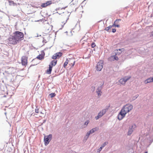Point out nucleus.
<instances>
[{"mask_svg":"<svg viewBox=\"0 0 153 153\" xmlns=\"http://www.w3.org/2000/svg\"><path fill=\"white\" fill-rule=\"evenodd\" d=\"M89 122V121L88 120H87L85 122V124L87 126Z\"/></svg>","mask_w":153,"mask_h":153,"instance_id":"cd10ccee","label":"nucleus"},{"mask_svg":"<svg viewBox=\"0 0 153 153\" xmlns=\"http://www.w3.org/2000/svg\"><path fill=\"white\" fill-rule=\"evenodd\" d=\"M8 2L9 3V4L10 5H11L12 4H14V2L13 1H11L10 0H8Z\"/></svg>","mask_w":153,"mask_h":153,"instance_id":"393cba45","label":"nucleus"},{"mask_svg":"<svg viewBox=\"0 0 153 153\" xmlns=\"http://www.w3.org/2000/svg\"><path fill=\"white\" fill-rule=\"evenodd\" d=\"M45 55V53L44 52H42L41 53L38 55L36 57V58L37 59L40 60H42L44 59V56Z\"/></svg>","mask_w":153,"mask_h":153,"instance_id":"4468645a","label":"nucleus"},{"mask_svg":"<svg viewBox=\"0 0 153 153\" xmlns=\"http://www.w3.org/2000/svg\"><path fill=\"white\" fill-rule=\"evenodd\" d=\"M116 31V29L115 28H113L112 30V32L113 33H115Z\"/></svg>","mask_w":153,"mask_h":153,"instance_id":"7c9ffc66","label":"nucleus"},{"mask_svg":"<svg viewBox=\"0 0 153 153\" xmlns=\"http://www.w3.org/2000/svg\"><path fill=\"white\" fill-rule=\"evenodd\" d=\"M151 36H153V32L151 33Z\"/></svg>","mask_w":153,"mask_h":153,"instance_id":"72a5a7b5","label":"nucleus"},{"mask_svg":"<svg viewBox=\"0 0 153 153\" xmlns=\"http://www.w3.org/2000/svg\"><path fill=\"white\" fill-rule=\"evenodd\" d=\"M62 55L61 52H58L54 54L52 56V58L56 59L59 58Z\"/></svg>","mask_w":153,"mask_h":153,"instance_id":"f8f14e48","label":"nucleus"},{"mask_svg":"<svg viewBox=\"0 0 153 153\" xmlns=\"http://www.w3.org/2000/svg\"><path fill=\"white\" fill-rule=\"evenodd\" d=\"M69 63H68V59H66V61L64 63V67L65 68H66V66L67 65V64Z\"/></svg>","mask_w":153,"mask_h":153,"instance_id":"aec40b11","label":"nucleus"},{"mask_svg":"<svg viewBox=\"0 0 153 153\" xmlns=\"http://www.w3.org/2000/svg\"><path fill=\"white\" fill-rule=\"evenodd\" d=\"M118 51H121V52L124 51V49L122 48L121 49H117L115 50V53H116L115 55L111 56L108 58V60L111 62L114 61H118L119 59L118 57L116 56L117 55H120V53H118Z\"/></svg>","mask_w":153,"mask_h":153,"instance_id":"f03ea898","label":"nucleus"},{"mask_svg":"<svg viewBox=\"0 0 153 153\" xmlns=\"http://www.w3.org/2000/svg\"><path fill=\"white\" fill-rule=\"evenodd\" d=\"M152 82H153V77L147 79L145 81V84H147Z\"/></svg>","mask_w":153,"mask_h":153,"instance_id":"2eb2a0df","label":"nucleus"},{"mask_svg":"<svg viewBox=\"0 0 153 153\" xmlns=\"http://www.w3.org/2000/svg\"><path fill=\"white\" fill-rule=\"evenodd\" d=\"M66 7H64V8H63V9H65V8Z\"/></svg>","mask_w":153,"mask_h":153,"instance_id":"e433bc0d","label":"nucleus"},{"mask_svg":"<svg viewBox=\"0 0 153 153\" xmlns=\"http://www.w3.org/2000/svg\"><path fill=\"white\" fill-rule=\"evenodd\" d=\"M103 61L100 60L97 63V65L96 67V70L98 71H100L103 68Z\"/></svg>","mask_w":153,"mask_h":153,"instance_id":"423d86ee","label":"nucleus"},{"mask_svg":"<svg viewBox=\"0 0 153 153\" xmlns=\"http://www.w3.org/2000/svg\"><path fill=\"white\" fill-rule=\"evenodd\" d=\"M133 131L132 129H130L128 130V135H130L132 133Z\"/></svg>","mask_w":153,"mask_h":153,"instance_id":"412c9836","label":"nucleus"},{"mask_svg":"<svg viewBox=\"0 0 153 153\" xmlns=\"http://www.w3.org/2000/svg\"><path fill=\"white\" fill-rule=\"evenodd\" d=\"M9 40L10 44L13 45L16 44L18 42V41L16 40L14 35L12 36L9 39Z\"/></svg>","mask_w":153,"mask_h":153,"instance_id":"39448f33","label":"nucleus"},{"mask_svg":"<svg viewBox=\"0 0 153 153\" xmlns=\"http://www.w3.org/2000/svg\"><path fill=\"white\" fill-rule=\"evenodd\" d=\"M13 35H14L16 40L18 42L23 40L24 38V34L22 32L16 31L13 33Z\"/></svg>","mask_w":153,"mask_h":153,"instance_id":"7ed1b4c3","label":"nucleus"},{"mask_svg":"<svg viewBox=\"0 0 153 153\" xmlns=\"http://www.w3.org/2000/svg\"><path fill=\"white\" fill-rule=\"evenodd\" d=\"M113 26V25H112V26L110 25V26H108V27H109V28H110V29H111V28H112V27Z\"/></svg>","mask_w":153,"mask_h":153,"instance_id":"473e14b6","label":"nucleus"},{"mask_svg":"<svg viewBox=\"0 0 153 153\" xmlns=\"http://www.w3.org/2000/svg\"><path fill=\"white\" fill-rule=\"evenodd\" d=\"M145 153H148V152H146Z\"/></svg>","mask_w":153,"mask_h":153,"instance_id":"c9c22d12","label":"nucleus"},{"mask_svg":"<svg viewBox=\"0 0 153 153\" xmlns=\"http://www.w3.org/2000/svg\"><path fill=\"white\" fill-rule=\"evenodd\" d=\"M104 84V82H102L101 83V85L100 87H99L98 88H97L96 91V93L98 95V96L99 97H100L101 95L102 92L101 91V90L102 88V86Z\"/></svg>","mask_w":153,"mask_h":153,"instance_id":"0eeeda50","label":"nucleus"},{"mask_svg":"<svg viewBox=\"0 0 153 153\" xmlns=\"http://www.w3.org/2000/svg\"><path fill=\"white\" fill-rule=\"evenodd\" d=\"M53 3L52 1H48L45 3H42L41 6L43 8L46 7L47 6H49L52 4Z\"/></svg>","mask_w":153,"mask_h":153,"instance_id":"9d476101","label":"nucleus"},{"mask_svg":"<svg viewBox=\"0 0 153 153\" xmlns=\"http://www.w3.org/2000/svg\"><path fill=\"white\" fill-rule=\"evenodd\" d=\"M52 137V135L51 134H49L48 136H45L44 137V141L45 145H47L49 144L51 140Z\"/></svg>","mask_w":153,"mask_h":153,"instance_id":"20e7f679","label":"nucleus"},{"mask_svg":"<svg viewBox=\"0 0 153 153\" xmlns=\"http://www.w3.org/2000/svg\"><path fill=\"white\" fill-rule=\"evenodd\" d=\"M69 65L72 67H73L75 63V61L74 58L68 59Z\"/></svg>","mask_w":153,"mask_h":153,"instance_id":"ddd939ff","label":"nucleus"},{"mask_svg":"<svg viewBox=\"0 0 153 153\" xmlns=\"http://www.w3.org/2000/svg\"><path fill=\"white\" fill-rule=\"evenodd\" d=\"M37 115V114H34L33 116H35V115Z\"/></svg>","mask_w":153,"mask_h":153,"instance_id":"f704fd0d","label":"nucleus"},{"mask_svg":"<svg viewBox=\"0 0 153 153\" xmlns=\"http://www.w3.org/2000/svg\"><path fill=\"white\" fill-rule=\"evenodd\" d=\"M106 109H103L102 111H100L98 113L97 116L96 117V120L98 119L99 118L102 117L104 114H105L106 111Z\"/></svg>","mask_w":153,"mask_h":153,"instance_id":"9b49d317","label":"nucleus"},{"mask_svg":"<svg viewBox=\"0 0 153 153\" xmlns=\"http://www.w3.org/2000/svg\"><path fill=\"white\" fill-rule=\"evenodd\" d=\"M102 148L101 147V146L98 149V152H100V151L102 150Z\"/></svg>","mask_w":153,"mask_h":153,"instance_id":"c756f323","label":"nucleus"},{"mask_svg":"<svg viewBox=\"0 0 153 153\" xmlns=\"http://www.w3.org/2000/svg\"><path fill=\"white\" fill-rule=\"evenodd\" d=\"M108 144V142H105L101 146V147L102 148H103L106 145Z\"/></svg>","mask_w":153,"mask_h":153,"instance_id":"b1692460","label":"nucleus"},{"mask_svg":"<svg viewBox=\"0 0 153 153\" xmlns=\"http://www.w3.org/2000/svg\"><path fill=\"white\" fill-rule=\"evenodd\" d=\"M36 117H37V116H36Z\"/></svg>","mask_w":153,"mask_h":153,"instance_id":"58836bf2","label":"nucleus"},{"mask_svg":"<svg viewBox=\"0 0 153 153\" xmlns=\"http://www.w3.org/2000/svg\"><path fill=\"white\" fill-rule=\"evenodd\" d=\"M39 116L40 117H42L44 116V114L41 112H40L39 113Z\"/></svg>","mask_w":153,"mask_h":153,"instance_id":"5701e85b","label":"nucleus"},{"mask_svg":"<svg viewBox=\"0 0 153 153\" xmlns=\"http://www.w3.org/2000/svg\"><path fill=\"white\" fill-rule=\"evenodd\" d=\"M52 67L51 65H49V68L46 71V73L48 74H50L51 73V71L52 70Z\"/></svg>","mask_w":153,"mask_h":153,"instance_id":"f3484780","label":"nucleus"},{"mask_svg":"<svg viewBox=\"0 0 153 153\" xmlns=\"http://www.w3.org/2000/svg\"><path fill=\"white\" fill-rule=\"evenodd\" d=\"M35 112H36V113H39V109H36Z\"/></svg>","mask_w":153,"mask_h":153,"instance_id":"2f4dec72","label":"nucleus"},{"mask_svg":"<svg viewBox=\"0 0 153 153\" xmlns=\"http://www.w3.org/2000/svg\"><path fill=\"white\" fill-rule=\"evenodd\" d=\"M133 108V105L130 104H126L122 108L117 116V118L119 120H122L127 113L130 112Z\"/></svg>","mask_w":153,"mask_h":153,"instance_id":"f257e3e1","label":"nucleus"},{"mask_svg":"<svg viewBox=\"0 0 153 153\" xmlns=\"http://www.w3.org/2000/svg\"><path fill=\"white\" fill-rule=\"evenodd\" d=\"M50 95L51 96V97L52 98L55 96L56 94L54 93H51L50 94Z\"/></svg>","mask_w":153,"mask_h":153,"instance_id":"4be33fe9","label":"nucleus"},{"mask_svg":"<svg viewBox=\"0 0 153 153\" xmlns=\"http://www.w3.org/2000/svg\"><path fill=\"white\" fill-rule=\"evenodd\" d=\"M36 117H37V116H36Z\"/></svg>","mask_w":153,"mask_h":153,"instance_id":"4c0bfd02","label":"nucleus"},{"mask_svg":"<svg viewBox=\"0 0 153 153\" xmlns=\"http://www.w3.org/2000/svg\"><path fill=\"white\" fill-rule=\"evenodd\" d=\"M91 133H90V132L89 131V132H88L87 134H86V137L87 138H88L89 137V135L91 134Z\"/></svg>","mask_w":153,"mask_h":153,"instance_id":"a878e982","label":"nucleus"},{"mask_svg":"<svg viewBox=\"0 0 153 153\" xmlns=\"http://www.w3.org/2000/svg\"><path fill=\"white\" fill-rule=\"evenodd\" d=\"M27 57L25 56H23L21 58V63L23 65H27Z\"/></svg>","mask_w":153,"mask_h":153,"instance_id":"1a4fd4ad","label":"nucleus"},{"mask_svg":"<svg viewBox=\"0 0 153 153\" xmlns=\"http://www.w3.org/2000/svg\"><path fill=\"white\" fill-rule=\"evenodd\" d=\"M96 46V45L94 42L92 43L91 44V47L92 48H94Z\"/></svg>","mask_w":153,"mask_h":153,"instance_id":"bb28decb","label":"nucleus"},{"mask_svg":"<svg viewBox=\"0 0 153 153\" xmlns=\"http://www.w3.org/2000/svg\"><path fill=\"white\" fill-rule=\"evenodd\" d=\"M130 76H125L123 78L120 79L119 80V82L122 84H124L130 78Z\"/></svg>","mask_w":153,"mask_h":153,"instance_id":"6e6552de","label":"nucleus"},{"mask_svg":"<svg viewBox=\"0 0 153 153\" xmlns=\"http://www.w3.org/2000/svg\"><path fill=\"white\" fill-rule=\"evenodd\" d=\"M98 129L97 128H94L90 130V132L91 134H92Z\"/></svg>","mask_w":153,"mask_h":153,"instance_id":"6ab92c4d","label":"nucleus"},{"mask_svg":"<svg viewBox=\"0 0 153 153\" xmlns=\"http://www.w3.org/2000/svg\"><path fill=\"white\" fill-rule=\"evenodd\" d=\"M57 60H53L51 62L49 65H51V66H52V67H53V66H54L56 65L57 63Z\"/></svg>","mask_w":153,"mask_h":153,"instance_id":"a211bd4d","label":"nucleus"},{"mask_svg":"<svg viewBox=\"0 0 153 153\" xmlns=\"http://www.w3.org/2000/svg\"><path fill=\"white\" fill-rule=\"evenodd\" d=\"M121 19H117L114 22V24L113 25V26H114V27H120V25H117V24H116L118 23L117 22L120 21H121Z\"/></svg>","mask_w":153,"mask_h":153,"instance_id":"dca6fc26","label":"nucleus"},{"mask_svg":"<svg viewBox=\"0 0 153 153\" xmlns=\"http://www.w3.org/2000/svg\"><path fill=\"white\" fill-rule=\"evenodd\" d=\"M110 29V28H109L108 27H107L105 28V30L108 31H109V30Z\"/></svg>","mask_w":153,"mask_h":153,"instance_id":"c85d7f7f","label":"nucleus"}]
</instances>
